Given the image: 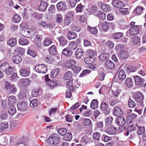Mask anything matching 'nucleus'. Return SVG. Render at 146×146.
Wrapping results in <instances>:
<instances>
[{"label": "nucleus", "mask_w": 146, "mask_h": 146, "mask_svg": "<svg viewBox=\"0 0 146 146\" xmlns=\"http://www.w3.org/2000/svg\"><path fill=\"white\" fill-rule=\"evenodd\" d=\"M101 137L100 133L97 132H95L93 134V138L95 140L99 141Z\"/></svg>", "instance_id": "nucleus-49"}, {"label": "nucleus", "mask_w": 146, "mask_h": 146, "mask_svg": "<svg viewBox=\"0 0 146 146\" xmlns=\"http://www.w3.org/2000/svg\"><path fill=\"white\" fill-rule=\"evenodd\" d=\"M59 71V69L56 68L53 69L51 72L50 74L51 76L53 78H55L57 76Z\"/></svg>", "instance_id": "nucleus-30"}, {"label": "nucleus", "mask_w": 146, "mask_h": 146, "mask_svg": "<svg viewBox=\"0 0 146 146\" xmlns=\"http://www.w3.org/2000/svg\"><path fill=\"white\" fill-rule=\"evenodd\" d=\"M19 43L21 45H27L29 44V41L25 38H21L19 39Z\"/></svg>", "instance_id": "nucleus-36"}, {"label": "nucleus", "mask_w": 146, "mask_h": 146, "mask_svg": "<svg viewBox=\"0 0 146 146\" xmlns=\"http://www.w3.org/2000/svg\"><path fill=\"white\" fill-rule=\"evenodd\" d=\"M9 105H13L16 103L17 101L16 97L13 96H10L8 99Z\"/></svg>", "instance_id": "nucleus-26"}, {"label": "nucleus", "mask_w": 146, "mask_h": 146, "mask_svg": "<svg viewBox=\"0 0 146 146\" xmlns=\"http://www.w3.org/2000/svg\"><path fill=\"white\" fill-rule=\"evenodd\" d=\"M38 3H40L38 8V10L41 11H45L48 5L47 3L42 0H38Z\"/></svg>", "instance_id": "nucleus-4"}, {"label": "nucleus", "mask_w": 146, "mask_h": 146, "mask_svg": "<svg viewBox=\"0 0 146 146\" xmlns=\"http://www.w3.org/2000/svg\"><path fill=\"white\" fill-rule=\"evenodd\" d=\"M98 101L96 99L93 100L91 104V108L93 109H95L98 107Z\"/></svg>", "instance_id": "nucleus-37"}, {"label": "nucleus", "mask_w": 146, "mask_h": 146, "mask_svg": "<svg viewBox=\"0 0 146 146\" xmlns=\"http://www.w3.org/2000/svg\"><path fill=\"white\" fill-rule=\"evenodd\" d=\"M9 109L8 110V112L11 115H13L16 112V110L14 105H9Z\"/></svg>", "instance_id": "nucleus-42"}, {"label": "nucleus", "mask_w": 146, "mask_h": 146, "mask_svg": "<svg viewBox=\"0 0 146 146\" xmlns=\"http://www.w3.org/2000/svg\"><path fill=\"white\" fill-rule=\"evenodd\" d=\"M35 69L37 72L44 74L46 73L47 70L46 66L43 64H39L36 66Z\"/></svg>", "instance_id": "nucleus-5"}, {"label": "nucleus", "mask_w": 146, "mask_h": 146, "mask_svg": "<svg viewBox=\"0 0 146 146\" xmlns=\"http://www.w3.org/2000/svg\"><path fill=\"white\" fill-rule=\"evenodd\" d=\"M66 86L69 89V91H73L75 90L74 87L72 86V81H68L67 83Z\"/></svg>", "instance_id": "nucleus-43"}, {"label": "nucleus", "mask_w": 146, "mask_h": 146, "mask_svg": "<svg viewBox=\"0 0 146 146\" xmlns=\"http://www.w3.org/2000/svg\"><path fill=\"white\" fill-rule=\"evenodd\" d=\"M29 94L27 91L25 90L20 91L17 95V97L20 99H27L29 98Z\"/></svg>", "instance_id": "nucleus-6"}, {"label": "nucleus", "mask_w": 146, "mask_h": 146, "mask_svg": "<svg viewBox=\"0 0 146 146\" xmlns=\"http://www.w3.org/2000/svg\"><path fill=\"white\" fill-rule=\"evenodd\" d=\"M56 7L58 9L65 11L67 9V6L64 1H61L56 4Z\"/></svg>", "instance_id": "nucleus-11"}, {"label": "nucleus", "mask_w": 146, "mask_h": 146, "mask_svg": "<svg viewBox=\"0 0 146 146\" xmlns=\"http://www.w3.org/2000/svg\"><path fill=\"white\" fill-rule=\"evenodd\" d=\"M60 139L56 136L55 134H52L47 140L48 143L51 144L54 146H58L60 141Z\"/></svg>", "instance_id": "nucleus-1"}, {"label": "nucleus", "mask_w": 146, "mask_h": 146, "mask_svg": "<svg viewBox=\"0 0 146 146\" xmlns=\"http://www.w3.org/2000/svg\"><path fill=\"white\" fill-rule=\"evenodd\" d=\"M15 72L14 68L10 66L7 69V70L5 71V72L7 75H9L14 73Z\"/></svg>", "instance_id": "nucleus-47"}, {"label": "nucleus", "mask_w": 146, "mask_h": 146, "mask_svg": "<svg viewBox=\"0 0 146 146\" xmlns=\"http://www.w3.org/2000/svg\"><path fill=\"white\" fill-rule=\"evenodd\" d=\"M21 35L24 36L28 38H31V32L28 30H22L21 31Z\"/></svg>", "instance_id": "nucleus-33"}, {"label": "nucleus", "mask_w": 146, "mask_h": 146, "mask_svg": "<svg viewBox=\"0 0 146 146\" xmlns=\"http://www.w3.org/2000/svg\"><path fill=\"white\" fill-rule=\"evenodd\" d=\"M113 6L118 9L122 8L124 6L123 3L119 0H114L112 3Z\"/></svg>", "instance_id": "nucleus-12"}, {"label": "nucleus", "mask_w": 146, "mask_h": 146, "mask_svg": "<svg viewBox=\"0 0 146 146\" xmlns=\"http://www.w3.org/2000/svg\"><path fill=\"white\" fill-rule=\"evenodd\" d=\"M133 77L134 78L135 83L137 85H140L141 86L145 82V80L139 76L134 75L133 76Z\"/></svg>", "instance_id": "nucleus-7"}, {"label": "nucleus", "mask_w": 146, "mask_h": 146, "mask_svg": "<svg viewBox=\"0 0 146 146\" xmlns=\"http://www.w3.org/2000/svg\"><path fill=\"white\" fill-rule=\"evenodd\" d=\"M124 83L129 88H131L133 86V82L132 79L130 78H127L125 80Z\"/></svg>", "instance_id": "nucleus-16"}, {"label": "nucleus", "mask_w": 146, "mask_h": 146, "mask_svg": "<svg viewBox=\"0 0 146 146\" xmlns=\"http://www.w3.org/2000/svg\"><path fill=\"white\" fill-rule=\"evenodd\" d=\"M127 72L129 74L131 72H134L136 71V68L133 66H128L126 68Z\"/></svg>", "instance_id": "nucleus-41"}, {"label": "nucleus", "mask_w": 146, "mask_h": 146, "mask_svg": "<svg viewBox=\"0 0 146 146\" xmlns=\"http://www.w3.org/2000/svg\"><path fill=\"white\" fill-rule=\"evenodd\" d=\"M137 130V133L138 135H141L143 134L145 132V129L144 127H139Z\"/></svg>", "instance_id": "nucleus-63"}, {"label": "nucleus", "mask_w": 146, "mask_h": 146, "mask_svg": "<svg viewBox=\"0 0 146 146\" xmlns=\"http://www.w3.org/2000/svg\"><path fill=\"white\" fill-rule=\"evenodd\" d=\"M74 125H76V129L79 132H81L82 131L83 127V125L79 123H78V122L75 121L74 123Z\"/></svg>", "instance_id": "nucleus-56"}, {"label": "nucleus", "mask_w": 146, "mask_h": 146, "mask_svg": "<svg viewBox=\"0 0 146 146\" xmlns=\"http://www.w3.org/2000/svg\"><path fill=\"white\" fill-rule=\"evenodd\" d=\"M109 58L108 54L104 53L100 54L99 56L100 60L102 61H105L108 60Z\"/></svg>", "instance_id": "nucleus-39"}, {"label": "nucleus", "mask_w": 146, "mask_h": 146, "mask_svg": "<svg viewBox=\"0 0 146 146\" xmlns=\"http://www.w3.org/2000/svg\"><path fill=\"white\" fill-rule=\"evenodd\" d=\"M58 133L62 136L64 135L67 132L66 129L64 128H60L57 130Z\"/></svg>", "instance_id": "nucleus-55"}, {"label": "nucleus", "mask_w": 146, "mask_h": 146, "mask_svg": "<svg viewBox=\"0 0 146 146\" xmlns=\"http://www.w3.org/2000/svg\"><path fill=\"white\" fill-rule=\"evenodd\" d=\"M67 36L69 40L74 39L77 37V35L76 33L72 32L70 31L68 34Z\"/></svg>", "instance_id": "nucleus-31"}, {"label": "nucleus", "mask_w": 146, "mask_h": 146, "mask_svg": "<svg viewBox=\"0 0 146 146\" xmlns=\"http://www.w3.org/2000/svg\"><path fill=\"white\" fill-rule=\"evenodd\" d=\"M62 53L63 55L66 57H70L73 54V51L72 49L66 48L63 49Z\"/></svg>", "instance_id": "nucleus-9"}, {"label": "nucleus", "mask_w": 146, "mask_h": 146, "mask_svg": "<svg viewBox=\"0 0 146 146\" xmlns=\"http://www.w3.org/2000/svg\"><path fill=\"white\" fill-rule=\"evenodd\" d=\"M5 88L9 93H13L16 92L17 90L14 85L11 84L7 81L5 82Z\"/></svg>", "instance_id": "nucleus-2"}, {"label": "nucleus", "mask_w": 146, "mask_h": 146, "mask_svg": "<svg viewBox=\"0 0 146 146\" xmlns=\"http://www.w3.org/2000/svg\"><path fill=\"white\" fill-rule=\"evenodd\" d=\"M31 15L32 17L36 20H40L43 17V14L36 12L31 13Z\"/></svg>", "instance_id": "nucleus-14"}, {"label": "nucleus", "mask_w": 146, "mask_h": 146, "mask_svg": "<svg viewBox=\"0 0 146 146\" xmlns=\"http://www.w3.org/2000/svg\"><path fill=\"white\" fill-rule=\"evenodd\" d=\"M132 42L134 44H137L140 41V38L137 36L133 37L132 38Z\"/></svg>", "instance_id": "nucleus-57"}, {"label": "nucleus", "mask_w": 146, "mask_h": 146, "mask_svg": "<svg viewBox=\"0 0 146 146\" xmlns=\"http://www.w3.org/2000/svg\"><path fill=\"white\" fill-rule=\"evenodd\" d=\"M55 19L57 23H60L62 21L63 16L60 14H57L56 15Z\"/></svg>", "instance_id": "nucleus-40"}, {"label": "nucleus", "mask_w": 146, "mask_h": 146, "mask_svg": "<svg viewBox=\"0 0 146 146\" xmlns=\"http://www.w3.org/2000/svg\"><path fill=\"white\" fill-rule=\"evenodd\" d=\"M10 66L9 63L8 62L4 63L0 65V69L3 72H5L7 69Z\"/></svg>", "instance_id": "nucleus-25"}, {"label": "nucleus", "mask_w": 146, "mask_h": 146, "mask_svg": "<svg viewBox=\"0 0 146 146\" xmlns=\"http://www.w3.org/2000/svg\"><path fill=\"white\" fill-rule=\"evenodd\" d=\"M84 50L82 49H78L76 52V56L77 58H80L84 54Z\"/></svg>", "instance_id": "nucleus-21"}, {"label": "nucleus", "mask_w": 146, "mask_h": 146, "mask_svg": "<svg viewBox=\"0 0 146 146\" xmlns=\"http://www.w3.org/2000/svg\"><path fill=\"white\" fill-rule=\"evenodd\" d=\"M144 9V8L142 7L137 6L134 10L133 12L137 15H140L143 13Z\"/></svg>", "instance_id": "nucleus-23"}, {"label": "nucleus", "mask_w": 146, "mask_h": 146, "mask_svg": "<svg viewBox=\"0 0 146 146\" xmlns=\"http://www.w3.org/2000/svg\"><path fill=\"white\" fill-rule=\"evenodd\" d=\"M17 43V39L15 38H12L9 40L7 43L11 46H15Z\"/></svg>", "instance_id": "nucleus-35"}, {"label": "nucleus", "mask_w": 146, "mask_h": 146, "mask_svg": "<svg viewBox=\"0 0 146 146\" xmlns=\"http://www.w3.org/2000/svg\"><path fill=\"white\" fill-rule=\"evenodd\" d=\"M49 53L52 55H55L57 53L56 46L54 45L52 46L49 49Z\"/></svg>", "instance_id": "nucleus-38"}, {"label": "nucleus", "mask_w": 146, "mask_h": 146, "mask_svg": "<svg viewBox=\"0 0 146 146\" xmlns=\"http://www.w3.org/2000/svg\"><path fill=\"white\" fill-rule=\"evenodd\" d=\"M21 82L25 86H27L30 83V81L28 78L23 79L21 80Z\"/></svg>", "instance_id": "nucleus-58"}, {"label": "nucleus", "mask_w": 146, "mask_h": 146, "mask_svg": "<svg viewBox=\"0 0 146 146\" xmlns=\"http://www.w3.org/2000/svg\"><path fill=\"white\" fill-rule=\"evenodd\" d=\"M106 132L109 134L114 135L115 134L117 131V128L113 126H111L108 127Z\"/></svg>", "instance_id": "nucleus-13"}, {"label": "nucleus", "mask_w": 146, "mask_h": 146, "mask_svg": "<svg viewBox=\"0 0 146 146\" xmlns=\"http://www.w3.org/2000/svg\"><path fill=\"white\" fill-rule=\"evenodd\" d=\"M135 100L138 102H141L144 99V96L139 91L135 92L133 96Z\"/></svg>", "instance_id": "nucleus-3"}, {"label": "nucleus", "mask_w": 146, "mask_h": 146, "mask_svg": "<svg viewBox=\"0 0 146 146\" xmlns=\"http://www.w3.org/2000/svg\"><path fill=\"white\" fill-rule=\"evenodd\" d=\"M21 20V17L19 15H18L16 14L14 15L12 19L13 21L15 23H18Z\"/></svg>", "instance_id": "nucleus-48"}, {"label": "nucleus", "mask_w": 146, "mask_h": 146, "mask_svg": "<svg viewBox=\"0 0 146 146\" xmlns=\"http://www.w3.org/2000/svg\"><path fill=\"white\" fill-rule=\"evenodd\" d=\"M19 124L18 120H12L10 123V127L11 129H13L15 127L17 126Z\"/></svg>", "instance_id": "nucleus-45"}, {"label": "nucleus", "mask_w": 146, "mask_h": 146, "mask_svg": "<svg viewBox=\"0 0 146 146\" xmlns=\"http://www.w3.org/2000/svg\"><path fill=\"white\" fill-rule=\"evenodd\" d=\"M123 36V33L119 32L116 33L113 35V37L115 39H118L121 38Z\"/></svg>", "instance_id": "nucleus-61"}, {"label": "nucleus", "mask_w": 146, "mask_h": 146, "mask_svg": "<svg viewBox=\"0 0 146 146\" xmlns=\"http://www.w3.org/2000/svg\"><path fill=\"white\" fill-rule=\"evenodd\" d=\"M12 60L15 63L18 64L21 62L22 59L20 56L17 55L14 56L12 58Z\"/></svg>", "instance_id": "nucleus-17"}, {"label": "nucleus", "mask_w": 146, "mask_h": 146, "mask_svg": "<svg viewBox=\"0 0 146 146\" xmlns=\"http://www.w3.org/2000/svg\"><path fill=\"white\" fill-rule=\"evenodd\" d=\"M28 103L25 102H20L17 104L18 110L21 111H25L27 109Z\"/></svg>", "instance_id": "nucleus-10"}, {"label": "nucleus", "mask_w": 146, "mask_h": 146, "mask_svg": "<svg viewBox=\"0 0 146 146\" xmlns=\"http://www.w3.org/2000/svg\"><path fill=\"white\" fill-rule=\"evenodd\" d=\"M57 109V108L56 107L54 108H50L48 111V113L49 116L50 117H51L54 115L55 114Z\"/></svg>", "instance_id": "nucleus-62"}, {"label": "nucleus", "mask_w": 146, "mask_h": 146, "mask_svg": "<svg viewBox=\"0 0 146 146\" xmlns=\"http://www.w3.org/2000/svg\"><path fill=\"white\" fill-rule=\"evenodd\" d=\"M37 105V101L36 99H33L30 102V106L32 108H34L35 107H36Z\"/></svg>", "instance_id": "nucleus-60"}, {"label": "nucleus", "mask_w": 146, "mask_h": 146, "mask_svg": "<svg viewBox=\"0 0 146 146\" xmlns=\"http://www.w3.org/2000/svg\"><path fill=\"white\" fill-rule=\"evenodd\" d=\"M88 29L89 32L92 34H95L98 32V30L95 27H91L89 26L88 27Z\"/></svg>", "instance_id": "nucleus-53"}, {"label": "nucleus", "mask_w": 146, "mask_h": 146, "mask_svg": "<svg viewBox=\"0 0 146 146\" xmlns=\"http://www.w3.org/2000/svg\"><path fill=\"white\" fill-rule=\"evenodd\" d=\"M123 113L121 108L119 107H116L113 111L114 115L116 117H120Z\"/></svg>", "instance_id": "nucleus-15"}, {"label": "nucleus", "mask_w": 146, "mask_h": 146, "mask_svg": "<svg viewBox=\"0 0 146 146\" xmlns=\"http://www.w3.org/2000/svg\"><path fill=\"white\" fill-rule=\"evenodd\" d=\"M73 20L64 17L63 24L64 26L69 25Z\"/></svg>", "instance_id": "nucleus-54"}, {"label": "nucleus", "mask_w": 146, "mask_h": 146, "mask_svg": "<svg viewBox=\"0 0 146 146\" xmlns=\"http://www.w3.org/2000/svg\"><path fill=\"white\" fill-rule=\"evenodd\" d=\"M118 125L121 127L123 126L126 124L125 119H117Z\"/></svg>", "instance_id": "nucleus-51"}, {"label": "nucleus", "mask_w": 146, "mask_h": 146, "mask_svg": "<svg viewBox=\"0 0 146 146\" xmlns=\"http://www.w3.org/2000/svg\"><path fill=\"white\" fill-rule=\"evenodd\" d=\"M30 72L27 69H22L20 71V73L22 76L27 77L29 74Z\"/></svg>", "instance_id": "nucleus-29"}, {"label": "nucleus", "mask_w": 146, "mask_h": 146, "mask_svg": "<svg viewBox=\"0 0 146 146\" xmlns=\"http://www.w3.org/2000/svg\"><path fill=\"white\" fill-rule=\"evenodd\" d=\"M101 25L103 30L106 31L109 29L110 25H111V24L110 23H108L106 21H104L102 23Z\"/></svg>", "instance_id": "nucleus-27"}, {"label": "nucleus", "mask_w": 146, "mask_h": 146, "mask_svg": "<svg viewBox=\"0 0 146 146\" xmlns=\"http://www.w3.org/2000/svg\"><path fill=\"white\" fill-rule=\"evenodd\" d=\"M27 53L28 54L33 57H35L37 56L36 52L30 48L28 49Z\"/></svg>", "instance_id": "nucleus-44"}, {"label": "nucleus", "mask_w": 146, "mask_h": 146, "mask_svg": "<svg viewBox=\"0 0 146 146\" xmlns=\"http://www.w3.org/2000/svg\"><path fill=\"white\" fill-rule=\"evenodd\" d=\"M105 65L108 68L111 69L114 68L115 66L114 63L110 60H108L106 62Z\"/></svg>", "instance_id": "nucleus-28"}, {"label": "nucleus", "mask_w": 146, "mask_h": 146, "mask_svg": "<svg viewBox=\"0 0 146 146\" xmlns=\"http://www.w3.org/2000/svg\"><path fill=\"white\" fill-rule=\"evenodd\" d=\"M64 136L63 139L65 141H70L72 138V135L71 133H68Z\"/></svg>", "instance_id": "nucleus-32"}, {"label": "nucleus", "mask_w": 146, "mask_h": 146, "mask_svg": "<svg viewBox=\"0 0 146 146\" xmlns=\"http://www.w3.org/2000/svg\"><path fill=\"white\" fill-rule=\"evenodd\" d=\"M72 72L71 71H68L64 75V78L66 80H69L72 78Z\"/></svg>", "instance_id": "nucleus-64"}, {"label": "nucleus", "mask_w": 146, "mask_h": 146, "mask_svg": "<svg viewBox=\"0 0 146 146\" xmlns=\"http://www.w3.org/2000/svg\"><path fill=\"white\" fill-rule=\"evenodd\" d=\"M9 127V124L7 122H2L0 125V131L1 133L5 131Z\"/></svg>", "instance_id": "nucleus-19"}, {"label": "nucleus", "mask_w": 146, "mask_h": 146, "mask_svg": "<svg viewBox=\"0 0 146 146\" xmlns=\"http://www.w3.org/2000/svg\"><path fill=\"white\" fill-rule=\"evenodd\" d=\"M101 8L102 10L104 12H108L110 9L109 6L105 3L101 4Z\"/></svg>", "instance_id": "nucleus-34"}, {"label": "nucleus", "mask_w": 146, "mask_h": 146, "mask_svg": "<svg viewBox=\"0 0 146 146\" xmlns=\"http://www.w3.org/2000/svg\"><path fill=\"white\" fill-rule=\"evenodd\" d=\"M118 76L119 79L120 80H123L125 78L126 75L123 70H121L119 71Z\"/></svg>", "instance_id": "nucleus-24"}, {"label": "nucleus", "mask_w": 146, "mask_h": 146, "mask_svg": "<svg viewBox=\"0 0 146 146\" xmlns=\"http://www.w3.org/2000/svg\"><path fill=\"white\" fill-rule=\"evenodd\" d=\"M76 62L73 60H68L66 64V66L68 68H71L72 69L74 66Z\"/></svg>", "instance_id": "nucleus-22"}, {"label": "nucleus", "mask_w": 146, "mask_h": 146, "mask_svg": "<svg viewBox=\"0 0 146 146\" xmlns=\"http://www.w3.org/2000/svg\"><path fill=\"white\" fill-rule=\"evenodd\" d=\"M59 41L60 43L62 46H64L66 45L68 43V41L66 38L63 36H61L57 38Z\"/></svg>", "instance_id": "nucleus-20"}, {"label": "nucleus", "mask_w": 146, "mask_h": 146, "mask_svg": "<svg viewBox=\"0 0 146 146\" xmlns=\"http://www.w3.org/2000/svg\"><path fill=\"white\" fill-rule=\"evenodd\" d=\"M141 28L140 25H135L133 28H131L129 31V34L132 36L137 34L139 32V29Z\"/></svg>", "instance_id": "nucleus-8"}, {"label": "nucleus", "mask_w": 146, "mask_h": 146, "mask_svg": "<svg viewBox=\"0 0 146 146\" xmlns=\"http://www.w3.org/2000/svg\"><path fill=\"white\" fill-rule=\"evenodd\" d=\"M58 81L56 80H54L53 81L51 80L48 83V85L51 88H53L56 86L58 84Z\"/></svg>", "instance_id": "nucleus-52"}, {"label": "nucleus", "mask_w": 146, "mask_h": 146, "mask_svg": "<svg viewBox=\"0 0 146 146\" xmlns=\"http://www.w3.org/2000/svg\"><path fill=\"white\" fill-rule=\"evenodd\" d=\"M128 105L130 108H133L136 106V104L134 101L129 98L128 100Z\"/></svg>", "instance_id": "nucleus-59"}, {"label": "nucleus", "mask_w": 146, "mask_h": 146, "mask_svg": "<svg viewBox=\"0 0 146 146\" xmlns=\"http://www.w3.org/2000/svg\"><path fill=\"white\" fill-rule=\"evenodd\" d=\"M129 54L127 51L123 50L121 51L119 54L120 58L121 59H124L128 57Z\"/></svg>", "instance_id": "nucleus-18"}, {"label": "nucleus", "mask_w": 146, "mask_h": 146, "mask_svg": "<svg viewBox=\"0 0 146 146\" xmlns=\"http://www.w3.org/2000/svg\"><path fill=\"white\" fill-rule=\"evenodd\" d=\"M74 16V12L72 11H70L68 12L66 14L65 17L73 20Z\"/></svg>", "instance_id": "nucleus-50"}, {"label": "nucleus", "mask_w": 146, "mask_h": 146, "mask_svg": "<svg viewBox=\"0 0 146 146\" xmlns=\"http://www.w3.org/2000/svg\"><path fill=\"white\" fill-rule=\"evenodd\" d=\"M86 54L90 57H92V56H95L96 55V52L94 50L89 49L87 50Z\"/></svg>", "instance_id": "nucleus-46"}]
</instances>
